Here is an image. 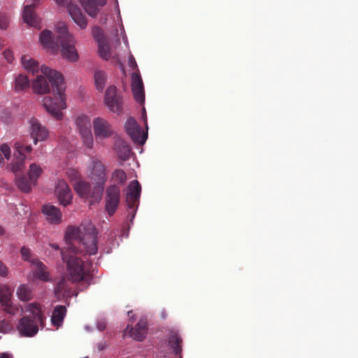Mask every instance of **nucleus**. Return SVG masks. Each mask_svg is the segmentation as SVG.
<instances>
[{
	"instance_id": "obj_2",
	"label": "nucleus",
	"mask_w": 358,
	"mask_h": 358,
	"mask_svg": "<svg viewBox=\"0 0 358 358\" xmlns=\"http://www.w3.org/2000/svg\"><path fill=\"white\" fill-rule=\"evenodd\" d=\"M41 71L45 76H38L32 83V88L35 93L43 94L50 91L51 84L52 91L57 94L54 99L50 96L44 97L43 106L46 110L57 120L62 117V110L66 108V96L64 93L65 87L62 74L52 70L46 66H41Z\"/></svg>"
},
{
	"instance_id": "obj_38",
	"label": "nucleus",
	"mask_w": 358,
	"mask_h": 358,
	"mask_svg": "<svg viewBox=\"0 0 358 358\" xmlns=\"http://www.w3.org/2000/svg\"><path fill=\"white\" fill-rule=\"evenodd\" d=\"M2 306L4 311L11 315H15L19 310L18 308L13 306L11 302Z\"/></svg>"
},
{
	"instance_id": "obj_48",
	"label": "nucleus",
	"mask_w": 358,
	"mask_h": 358,
	"mask_svg": "<svg viewBox=\"0 0 358 358\" xmlns=\"http://www.w3.org/2000/svg\"><path fill=\"white\" fill-rule=\"evenodd\" d=\"M127 315H128V317H129L131 320H133L134 314H133L132 310L128 311Z\"/></svg>"
},
{
	"instance_id": "obj_4",
	"label": "nucleus",
	"mask_w": 358,
	"mask_h": 358,
	"mask_svg": "<svg viewBox=\"0 0 358 358\" xmlns=\"http://www.w3.org/2000/svg\"><path fill=\"white\" fill-rule=\"evenodd\" d=\"M26 310L31 315H25L20 318L17 329L22 336L33 337L38 333L39 325L41 328L45 327V317L39 304L29 303L27 306Z\"/></svg>"
},
{
	"instance_id": "obj_8",
	"label": "nucleus",
	"mask_w": 358,
	"mask_h": 358,
	"mask_svg": "<svg viewBox=\"0 0 358 358\" xmlns=\"http://www.w3.org/2000/svg\"><path fill=\"white\" fill-rule=\"evenodd\" d=\"M120 203V189L116 185H109L105 192V210L112 216L117 210Z\"/></svg>"
},
{
	"instance_id": "obj_40",
	"label": "nucleus",
	"mask_w": 358,
	"mask_h": 358,
	"mask_svg": "<svg viewBox=\"0 0 358 358\" xmlns=\"http://www.w3.org/2000/svg\"><path fill=\"white\" fill-rule=\"evenodd\" d=\"M8 25V17L5 14L0 15V29H6Z\"/></svg>"
},
{
	"instance_id": "obj_11",
	"label": "nucleus",
	"mask_w": 358,
	"mask_h": 358,
	"mask_svg": "<svg viewBox=\"0 0 358 358\" xmlns=\"http://www.w3.org/2000/svg\"><path fill=\"white\" fill-rule=\"evenodd\" d=\"M55 1L59 6H66L68 12L75 23L81 29L86 28L87 19L77 5L72 3L71 0H55Z\"/></svg>"
},
{
	"instance_id": "obj_49",
	"label": "nucleus",
	"mask_w": 358,
	"mask_h": 358,
	"mask_svg": "<svg viewBox=\"0 0 358 358\" xmlns=\"http://www.w3.org/2000/svg\"><path fill=\"white\" fill-rule=\"evenodd\" d=\"M5 231L1 225H0V235H3L4 234Z\"/></svg>"
},
{
	"instance_id": "obj_46",
	"label": "nucleus",
	"mask_w": 358,
	"mask_h": 358,
	"mask_svg": "<svg viewBox=\"0 0 358 358\" xmlns=\"http://www.w3.org/2000/svg\"><path fill=\"white\" fill-rule=\"evenodd\" d=\"M0 358H13L12 355L8 353H2L0 355Z\"/></svg>"
},
{
	"instance_id": "obj_36",
	"label": "nucleus",
	"mask_w": 358,
	"mask_h": 358,
	"mask_svg": "<svg viewBox=\"0 0 358 358\" xmlns=\"http://www.w3.org/2000/svg\"><path fill=\"white\" fill-rule=\"evenodd\" d=\"M13 324L8 320H3L0 321V331L3 333H8L13 330Z\"/></svg>"
},
{
	"instance_id": "obj_9",
	"label": "nucleus",
	"mask_w": 358,
	"mask_h": 358,
	"mask_svg": "<svg viewBox=\"0 0 358 358\" xmlns=\"http://www.w3.org/2000/svg\"><path fill=\"white\" fill-rule=\"evenodd\" d=\"M15 162L10 164V169L15 176H17L24 169V162L27 159L25 152H30L32 148L31 145H24L22 142H17L15 144Z\"/></svg>"
},
{
	"instance_id": "obj_34",
	"label": "nucleus",
	"mask_w": 358,
	"mask_h": 358,
	"mask_svg": "<svg viewBox=\"0 0 358 358\" xmlns=\"http://www.w3.org/2000/svg\"><path fill=\"white\" fill-rule=\"evenodd\" d=\"M42 173L41 168L36 164H31L29 166V178L32 183H35L37 178Z\"/></svg>"
},
{
	"instance_id": "obj_44",
	"label": "nucleus",
	"mask_w": 358,
	"mask_h": 358,
	"mask_svg": "<svg viewBox=\"0 0 358 358\" xmlns=\"http://www.w3.org/2000/svg\"><path fill=\"white\" fill-rule=\"evenodd\" d=\"M8 274V269L6 266L0 261V275L6 277Z\"/></svg>"
},
{
	"instance_id": "obj_39",
	"label": "nucleus",
	"mask_w": 358,
	"mask_h": 358,
	"mask_svg": "<svg viewBox=\"0 0 358 358\" xmlns=\"http://www.w3.org/2000/svg\"><path fill=\"white\" fill-rule=\"evenodd\" d=\"M93 34L98 44H99V40L106 41L102 30L99 27H95L93 29Z\"/></svg>"
},
{
	"instance_id": "obj_25",
	"label": "nucleus",
	"mask_w": 358,
	"mask_h": 358,
	"mask_svg": "<svg viewBox=\"0 0 358 358\" xmlns=\"http://www.w3.org/2000/svg\"><path fill=\"white\" fill-rule=\"evenodd\" d=\"M23 67L33 74L38 72L39 64L29 55H24L21 58Z\"/></svg>"
},
{
	"instance_id": "obj_5",
	"label": "nucleus",
	"mask_w": 358,
	"mask_h": 358,
	"mask_svg": "<svg viewBox=\"0 0 358 358\" xmlns=\"http://www.w3.org/2000/svg\"><path fill=\"white\" fill-rule=\"evenodd\" d=\"M73 186L77 194L81 199L89 200L90 205L99 202L101 199L103 190L96 184L92 186L89 182L78 179L73 182Z\"/></svg>"
},
{
	"instance_id": "obj_1",
	"label": "nucleus",
	"mask_w": 358,
	"mask_h": 358,
	"mask_svg": "<svg viewBox=\"0 0 358 358\" xmlns=\"http://www.w3.org/2000/svg\"><path fill=\"white\" fill-rule=\"evenodd\" d=\"M97 234L95 225H69L67 227L64 236L66 246L60 253L67 265L69 280L73 282L89 283L91 264L86 260V257L83 259L78 255L81 253L92 255L97 252Z\"/></svg>"
},
{
	"instance_id": "obj_50",
	"label": "nucleus",
	"mask_w": 358,
	"mask_h": 358,
	"mask_svg": "<svg viewBox=\"0 0 358 358\" xmlns=\"http://www.w3.org/2000/svg\"><path fill=\"white\" fill-rule=\"evenodd\" d=\"M3 163V158L2 154L0 152V165Z\"/></svg>"
},
{
	"instance_id": "obj_19",
	"label": "nucleus",
	"mask_w": 358,
	"mask_h": 358,
	"mask_svg": "<svg viewBox=\"0 0 358 358\" xmlns=\"http://www.w3.org/2000/svg\"><path fill=\"white\" fill-rule=\"evenodd\" d=\"M169 346L173 350L176 358H182V338L178 331L171 329L168 334Z\"/></svg>"
},
{
	"instance_id": "obj_35",
	"label": "nucleus",
	"mask_w": 358,
	"mask_h": 358,
	"mask_svg": "<svg viewBox=\"0 0 358 358\" xmlns=\"http://www.w3.org/2000/svg\"><path fill=\"white\" fill-rule=\"evenodd\" d=\"M112 179L119 183L123 184L127 180L125 172L122 169H116L112 173Z\"/></svg>"
},
{
	"instance_id": "obj_13",
	"label": "nucleus",
	"mask_w": 358,
	"mask_h": 358,
	"mask_svg": "<svg viewBox=\"0 0 358 358\" xmlns=\"http://www.w3.org/2000/svg\"><path fill=\"white\" fill-rule=\"evenodd\" d=\"M127 134L136 143L143 144L147 138V134H143L141 129L138 127L136 121L132 117L127 119L125 125Z\"/></svg>"
},
{
	"instance_id": "obj_18",
	"label": "nucleus",
	"mask_w": 358,
	"mask_h": 358,
	"mask_svg": "<svg viewBox=\"0 0 358 358\" xmlns=\"http://www.w3.org/2000/svg\"><path fill=\"white\" fill-rule=\"evenodd\" d=\"M55 192L61 204L66 206L71 202L72 193L66 181L59 180L55 187Z\"/></svg>"
},
{
	"instance_id": "obj_23",
	"label": "nucleus",
	"mask_w": 358,
	"mask_h": 358,
	"mask_svg": "<svg viewBox=\"0 0 358 358\" xmlns=\"http://www.w3.org/2000/svg\"><path fill=\"white\" fill-rule=\"evenodd\" d=\"M66 314V308L64 306H56L54 308L52 315L51 317V322L52 325L57 328L62 326Z\"/></svg>"
},
{
	"instance_id": "obj_41",
	"label": "nucleus",
	"mask_w": 358,
	"mask_h": 358,
	"mask_svg": "<svg viewBox=\"0 0 358 358\" xmlns=\"http://www.w3.org/2000/svg\"><path fill=\"white\" fill-rule=\"evenodd\" d=\"M0 150L3 154L5 157L8 159L10 157V149L7 144H2L0 146Z\"/></svg>"
},
{
	"instance_id": "obj_3",
	"label": "nucleus",
	"mask_w": 358,
	"mask_h": 358,
	"mask_svg": "<svg viewBox=\"0 0 358 358\" xmlns=\"http://www.w3.org/2000/svg\"><path fill=\"white\" fill-rule=\"evenodd\" d=\"M57 38L52 39L50 31L44 30L40 34V41L44 48L53 52L57 51L59 45L62 48L63 58L69 62H75L78 59V54L75 48L73 37L69 33L67 27L64 22H59L57 26Z\"/></svg>"
},
{
	"instance_id": "obj_30",
	"label": "nucleus",
	"mask_w": 358,
	"mask_h": 358,
	"mask_svg": "<svg viewBox=\"0 0 358 358\" xmlns=\"http://www.w3.org/2000/svg\"><path fill=\"white\" fill-rule=\"evenodd\" d=\"M15 183L20 190L24 192H29L31 189V180L25 176H17L15 178Z\"/></svg>"
},
{
	"instance_id": "obj_51",
	"label": "nucleus",
	"mask_w": 358,
	"mask_h": 358,
	"mask_svg": "<svg viewBox=\"0 0 358 358\" xmlns=\"http://www.w3.org/2000/svg\"><path fill=\"white\" fill-rule=\"evenodd\" d=\"M85 358H88V357H85Z\"/></svg>"
},
{
	"instance_id": "obj_24",
	"label": "nucleus",
	"mask_w": 358,
	"mask_h": 358,
	"mask_svg": "<svg viewBox=\"0 0 358 358\" xmlns=\"http://www.w3.org/2000/svg\"><path fill=\"white\" fill-rule=\"evenodd\" d=\"M43 213L47 216V219L55 222H60L62 214L59 210L54 206L45 205L42 208Z\"/></svg>"
},
{
	"instance_id": "obj_14",
	"label": "nucleus",
	"mask_w": 358,
	"mask_h": 358,
	"mask_svg": "<svg viewBox=\"0 0 358 358\" xmlns=\"http://www.w3.org/2000/svg\"><path fill=\"white\" fill-rule=\"evenodd\" d=\"M91 180L94 184L101 187L104 189V186L107 180L104 165L99 161L94 159L92 161V167L90 173Z\"/></svg>"
},
{
	"instance_id": "obj_7",
	"label": "nucleus",
	"mask_w": 358,
	"mask_h": 358,
	"mask_svg": "<svg viewBox=\"0 0 358 358\" xmlns=\"http://www.w3.org/2000/svg\"><path fill=\"white\" fill-rule=\"evenodd\" d=\"M104 103L108 109L117 115L123 110V97L115 86H109L105 92Z\"/></svg>"
},
{
	"instance_id": "obj_10",
	"label": "nucleus",
	"mask_w": 358,
	"mask_h": 358,
	"mask_svg": "<svg viewBox=\"0 0 358 358\" xmlns=\"http://www.w3.org/2000/svg\"><path fill=\"white\" fill-rule=\"evenodd\" d=\"M76 124L82 137L83 143L88 148H92L94 145L93 137L91 131V122L88 116L81 115L77 117Z\"/></svg>"
},
{
	"instance_id": "obj_20",
	"label": "nucleus",
	"mask_w": 358,
	"mask_h": 358,
	"mask_svg": "<svg viewBox=\"0 0 358 358\" xmlns=\"http://www.w3.org/2000/svg\"><path fill=\"white\" fill-rule=\"evenodd\" d=\"M124 332H128L133 339L141 341L145 338L147 334L146 322L143 320H140L134 328L128 324Z\"/></svg>"
},
{
	"instance_id": "obj_32",
	"label": "nucleus",
	"mask_w": 358,
	"mask_h": 358,
	"mask_svg": "<svg viewBox=\"0 0 358 358\" xmlns=\"http://www.w3.org/2000/svg\"><path fill=\"white\" fill-rule=\"evenodd\" d=\"M29 85V80L26 75L20 74L15 80V90L16 91L23 90Z\"/></svg>"
},
{
	"instance_id": "obj_28",
	"label": "nucleus",
	"mask_w": 358,
	"mask_h": 358,
	"mask_svg": "<svg viewBox=\"0 0 358 358\" xmlns=\"http://www.w3.org/2000/svg\"><path fill=\"white\" fill-rule=\"evenodd\" d=\"M34 264L36 265V270L34 273V276L43 281H48L49 273L46 271L45 265L38 260H36Z\"/></svg>"
},
{
	"instance_id": "obj_31",
	"label": "nucleus",
	"mask_w": 358,
	"mask_h": 358,
	"mask_svg": "<svg viewBox=\"0 0 358 358\" xmlns=\"http://www.w3.org/2000/svg\"><path fill=\"white\" fill-rule=\"evenodd\" d=\"M12 296L13 292L8 286L0 287V302L2 306L10 303Z\"/></svg>"
},
{
	"instance_id": "obj_47",
	"label": "nucleus",
	"mask_w": 358,
	"mask_h": 358,
	"mask_svg": "<svg viewBox=\"0 0 358 358\" xmlns=\"http://www.w3.org/2000/svg\"><path fill=\"white\" fill-rule=\"evenodd\" d=\"M50 246L52 248H53V249H55V250H59L60 249V248H59V246L57 244H56V243H50Z\"/></svg>"
},
{
	"instance_id": "obj_15",
	"label": "nucleus",
	"mask_w": 358,
	"mask_h": 358,
	"mask_svg": "<svg viewBox=\"0 0 358 358\" xmlns=\"http://www.w3.org/2000/svg\"><path fill=\"white\" fill-rule=\"evenodd\" d=\"M131 90L134 99L138 103L145 101L144 87L139 71L131 74Z\"/></svg>"
},
{
	"instance_id": "obj_26",
	"label": "nucleus",
	"mask_w": 358,
	"mask_h": 358,
	"mask_svg": "<svg viewBox=\"0 0 358 358\" xmlns=\"http://www.w3.org/2000/svg\"><path fill=\"white\" fill-rule=\"evenodd\" d=\"M71 288L68 281L65 278L60 280L55 288V293L58 299L64 297L70 294Z\"/></svg>"
},
{
	"instance_id": "obj_17",
	"label": "nucleus",
	"mask_w": 358,
	"mask_h": 358,
	"mask_svg": "<svg viewBox=\"0 0 358 358\" xmlns=\"http://www.w3.org/2000/svg\"><path fill=\"white\" fill-rule=\"evenodd\" d=\"M94 132L96 138H106L113 134L110 124L102 117H96L93 122Z\"/></svg>"
},
{
	"instance_id": "obj_12",
	"label": "nucleus",
	"mask_w": 358,
	"mask_h": 358,
	"mask_svg": "<svg viewBox=\"0 0 358 358\" xmlns=\"http://www.w3.org/2000/svg\"><path fill=\"white\" fill-rule=\"evenodd\" d=\"M27 4L24 6L22 13V17L29 26L40 29V18L34 11V8L38 2V0H26Z\"/></svg>"
},
{
	"instance_id": "obj_42",
	"label": "nucleus",
	"mask_w": 358,
	"mask_h": 358,
	"mask_svg": "<svg viewBox=\"0 0 358 358\" xmlns=\"http://www.w3.org/2000/svg\"><path fill=\"white\" fill-rule=\"evenodd\" d=\"M129 66L132 69H137L136 62V60H135V59H134V56L132 55H130L129 57Z\"/></svg>"
},
{
	"instance_id": "obj_43",
	"label": "nucleus",
	"mask_w": 358,
	"mask_h": 358,
	"mask_svg": "<svg viewBox=\"0 0 358 358\" xmlns=\"http://www.w3.org/2000/svg\"><path fill=\"white\" fill-rule=\"evenodd\" d=\"M3 56L8 62L11 63L13 59V53L10 50H6L3 52Z\"/></svg>"
},
{
	"instance_id": "obj_22",
	"label": "nucleus",
	"mask_w": 358,
	"mask_h": 358,
	"mask_svg": "<svg viewBox=\"0 0 358 358\" xmlns=\"http://www.w3.org/2000/svg\"><path fill=\"white\" fill-rule=\"evenodd\" d=\"M115 150L118 157L123 160H127L131 153L130 146L122 138H117L115 142Z\"/></svg>"
},
{
	"instance_id": "obj_33",
	"label": "nucleus",
	"mask_w": 358,
	"mask_h": 358,
	"mask_svg": "<svg viewBox=\"0 0 358 358\" xmlns=\"http://www.w3.org/2000/svg\"><path fill=\"white\" fill-rule=\"evenodd\" d=\"M99 47V53L100 57L103 59L108 60L110 57V47L106 41H100Z\"/></svg>"
},
{
	"instance_id": "obj_45",
	"label": "nucleus",
	"mask_w": 358,
	"mask_h": 358,
	"mask_svg": "<svg viewBox=\"0 0 358 358\" xmlns=\"http://www.w3.org/2000/svg\"><path fill=\"white\" fill-rule=\"evenodd\" d=\"M68 174L71 180H75L76 181L79 178L78 172L75 170H70Z\"/></svg>"
},
{
	"instance_id": "obj_16",
	"label": "nucleus",
	"mask_w": 358,
	"mask_h": 358,
	"mask_svg": "<svg viewBox=\"0 0 358 358\" xmlns=\"http://www.w3.org/2000/svg\"><path fill=\"white\" fill-rule=\"evenodd\" d=\"M30 134L34 139V143L36 144L38 141H43L47 139L48 136V131L43 126L39 121L32 117L29 120Z\"/></svg>"
},
{
	"instance_id": "obj_6",
	"label": "nucleus",
	"mask_w": 358,
	"mask_h": 358,
	"mask_svg": "<svg viewBox=\"0 0 358 358\" xmlns=\"http://www.w3.org/2000/svg\"><path fill=\"white\" fill-rule=\"evenodd\" d=\"M141 193V186L139 182L136 180L130 182L127 187L125 196V203L128 211L127 217L130 222H133L138 208Z\"/></svg>"
},
{
	"instance_id": "obj_29",
	"label": "nucleus",
	"mask_w": 358,
	"mask_h": 358,
	"mask_svg": "<svg viewBox=\"0 0 358 358\" xmlns=\"http://www.w3.org/2000/svg\"><path fill=\"white\" fill-rule=\"evenodd\" d=\"M94 83L97 90L101 92L105 87L107 76L106 73L101 70H97L94 73Z\"/></svg>"
},
{
	"instance_id": "obj_27",
	"label": "nucleus",
	"mask_w": 358,
	"mask_h": 358,
	"mask_svg": "<svg viewBox=\"0 0 358 358\" xmlns=\"http://www.w3.org/2000/svg\"><path fill=\"white\" fill-rule=\"evenodd\" d=\"M16 295L20 301H28L33 298L32 290L27 285H20L16 291Z\"/></svg>"
},
{
	"instance_id": "obj_37",
	"label": "nucleus",
	"mask_w": 358,
	"mask_h": 358,
	"mask_svg": "<svg viewBox=\"0 0 358 358\" xmlns=\"http://www.w3.org/2000/svg\"><path fill=\"white\" fill-rule=\"evenodd\" d=\"M22 259L25 261H29L31 263H35L36 260L32 258V255L28 248L22 247L20 250Z\"/></svg>"
},
{
	"instance_id": "obj_21",
	"label": "nucleus",
	"mask_w": 358,
	"mask_h": 358,
	"mask_svg": "<svg viewBox=\"0 0 358 358\" xmlns=\"http://www.w3.org/2000/svg\"><path fill=\"white\" fill-rule=\"evenodd\" d=\"M85 12L92 17H96L106 3V0H78Z\"/></svg>"
}]
</instances>
